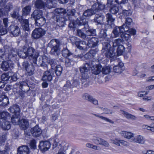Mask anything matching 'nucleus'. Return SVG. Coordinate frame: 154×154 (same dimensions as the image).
Returning a JSON list of instances; mask_svg holds the SVG:
<instances>
[{
  "label": "nucleus",
  "mask_w": 154,
  "mask_h": 154,
  "mask_svg": "<svg viewBox=\"0 0 154 154\" xmlns=\"http://www.w3.org/2000/svg\"><path fill=\"white\" fill-rule=\"evenodd\" d=\"M11 117V121L14 125H18L20 122V114L12 115Z\"/></svg>",
  "instance_id": "c85d7f7f"
},
{
  "label": "nucleus",
  "mask_w": 154,
  "mask_h": 154,
  "mask_svg": "<svg viewBox=\"0 0 154 154\" xmlns=\"http://www.w3.org/2000/svg\"><path fill=\"white\" fill-rule=\"evenodd\" d=\"M107 25H106V27H108L109 28H112L114 27V22L115 18L112 17V14L109 13H107L106 15Z\"/></svg>",
  "instance_id": "4468645a"
},
{
  "label": "nucleus",
  "mask_w": 154,
  "mask_h": 154,
  "mask_svg": "<svg viewBox=\"0 0 154 154\" xmlns=\"http://www.w3.org/2000/svg\"><path fill=\"white\" fill-rule=\"evenodd\" d=\"M34 66H35L34 65V64L32 63V64H30L25 69L29 75H31L33 74V72L34 71Z\"/></svg>",
  "instance_id": "37998d69"
},
{
  "label": "nucleus",
  "mask_w": 154,
  "mask_h": 154,
  "mask_svg": "<svg viewBox=\"0 0 154 154\" xmlns=\"http://www.w3.org/2000/svg\"><path fill=\"white\" fill-rule=\"evenodd\" d=\"M8 110L12 115L20 114V109L17 105H13L9 108Z\"/></svg>",
  "instance_id": "5701e85b"
},
{
  "label": "nucleus",
  "mask_w": 154,
  "mask_h": 154,
  "mask_svg": "<svg viewBox=\"0 0 154 154\" xmlns=\"http://www.w3.org/2000/svg\"><path fill=\"white\" fill-rule=\"evenodd\" d=\"M48 45L51 48L50 52L51 54L57 56L60 54V42L57 40H51Z\"/></svg>",
  "instance_id": "7ed1b4c3"
},
{
  "label": "nucleus",
  "mask_w": 154,
  "mask_h": 154,
  "mask_svg": "<svg viewBox=\"0 0 154 154\" xmlns=\"http://www.w3.org/2000/svg\"><path fill=\"white\" fill-rule=\"evenodd\" d=\"M114 72L120 73L122 72L124 69L123 63L121 62H119L118 65L113 67Z\"/></svg>",
  "instance_id": "b1692460"
},
{
  "label": "nucleus",
  "mask_w": 154,
  "mask_h": 154,
  "mask_svg": "<svg viewBox=\"0 0 154 154\" xmlns=\"http://www.w3.org/2000/svg\"><path fill=\"white\" fill-rule=\"evenodd\" d=\"M55 11L56 13L60 14V16L61 15H66V10L63 8H58L55 9Z\"/></svg>",
  "instance_id": "3c124183"
},
{
  "label": "nucleus",
  "mask_w": 154,
  "mask_h": 154,
  "mask_svg": "<svg viewBox=\"0 0 154 154\" xmlns=\"http://www.w3.org/2000/svg\"><path fill=\"white\" fill-rule=\"evenodd\" d=\"M77 38L75 37H72L70 39V40L72 44L74 45H75L77 47L82 50H85L87 48V43L84 41L77 40Z\"/></svg>",
  "instance_id": "39448f33"
},
{
  "label": "nucleus",
  "mask_w": 154,
  "mask_h": 154,
  "mask_svg": "<svg viewBox=\"0 0 154 154\" xmlns=\"http://www.w3.org/2000/svg\"><path fill=\"white\" fill-rule=\"evenodd\" d=\"M126 28V30H125V32H128L130 34L134 35L136 34V30L135 29H132L130 28V27H126L125 28Z\"/></svg>",
  "instance_id": "e2e57ef3"
},
{
  "label": "nucleus",
  "mask_w": 154,
  "mask_h": 154,
  "mask_svg": "<svg viewBox=\"0 0 154 154\" xmlns=\"http://www.w3.org/2000/svg\"><path fill=\"white\" fill-rule=\"evenodd\" d=\"M63 68L60 65H57L56 66L55 69H52V70L55 72L56 75L57 76H60L61 75L62 71Z\"/></svg>",
  "instance_id": "8fccbe9b"
},
{
  "label": "nucleus",
  "mask_w": 154,
  "mask_h": 154,
  "mask_svg": "<svg viewBox=\"0 0 154 154\" xmlns=\"http://www.w3.org/2000/svg\"><path fill=\"white\" fill-rule=\"evenodd\" d=\"M14 86H17L22 91L24 92H27L29 89V88L27 83L24 81L16 83Z\"/></svg>",
  "instance_id": "9b49d317"
},
{
  "label": "nucleus",
  "mask_w": 154,
  "mask_h": 154,
  "mask_svg": "<svg viewBox=\"0 0 154 154\" xmlns=\"http://www.w3.org/2000/svg\"><path fill=\"white\" fill-rule=\"evenodd\" d=\"M57 3L56 0H48L46 2V7L49 9L54 8L56 6Z\"/></svg>",
  "instance_id": "f704fd0d"
},
{
  "label": "nucleus",
  "mask_w": 154,
  "mask_h": 154,
  "mask_svg": "<svg viewBox=\"0 0 154 154\" xmlns=\"http://www.w3.org/2000/svg\"><path fill=\"white\" fill-rule=\"evenodd\" d=\"M10 33L14 37L17 36L20 34V30L19 27L15 24H11L8 28Z\"/></svg>",
  "instance_id": "1a4fd4ad"
},
{
  "label": "nucleus",
  "mask_w": 154,
  "mask_h": 154,
  "mask_svg": "<svg viewBox=\"0 0 154 154\" xmlns=\"http://www.w3.org/2000/svg\"><path fill=\"white\" fill-rule=\"evenodd\" d=\"M98 42L97 38L92 37L88 40L87 46H88L89 48H94L97 46Z\"/></svg>",
  "instance_id": "412c9836"
},
{
  "label": "nucleus",
  "mask_w": 154,
  "mask_h": 154,
  "mask_svg": "<svg viewBox=\"0 0 154 154\" xmlns=\"http://www.w3.org/2000/svg\"><path fill=\"white\" fill-rule=\"evenodd\" d=\"M73 53L67 48H64L62 50V55L65 57L66 58L71 55H73Z\"/></svg>",
  "instance_id": "09e8293b"
},
{
  "label": "nucleus",
  "mask_w": 154,
  "mask_h": 154,
  "mask_svg": "<svg viewBox=\"0 0 154 154\" xmlns=\"http://www.w3.org/2000/svg\"><path fill=\"white\" fill-rule=\"evenodd\" d=\"M11 17L13 18L18 19V20L20 18H23L22 16H19L18 11L16 10H14L11 13Z\"/></svg>",
  "instance_id": "4d7b16f0"
},
{
  "label": "nucleus",
  "mask_w": 154,
  "mask_h": 154,
  "mask_svg": "<svg viewBox=\"0 0 154 154\" xmlns=\"http://www.w3.org/2000/svg\"><path fill=\"white\" fill-rule=\"evenodd\" d=\"M0 125L2 128L4 130H8L11 127L10 122L7 120H0Z\"/></svg>",
  "instance_id": "7c9ffc66"
},
{
  "label": "nucleus",
  "mask_w": 154,
  "mask_h": 154,
  "mask_svg": "<svg viewBox=\"0 0 154 154\" xmlns=\"http://www.w3.org/2000/svg\"><path fill=\"white\" fill-rule=\"evenodd\" d=\"M126 28L122 27V26H116L114 28L112 32L114 34V37H116L122 34L125 32V30H126Z\"/></svg>",
  "instance_id": "f8f14e48"
},
{
  "label": "nucleus",
  "mask_w": 154,
  "mask_h": 154,
  "mask_svg": "<svg viewBox=\"0 0 154 154\" xmlns=\"http://www.w3.org/2000/svg\"><path fill=\"white\" fill-rule=\"evenodd\" d=\"M77 35L82 38L85 39L86 38V28L85 26L81 29H78L77 30Z\"/></svg>",
  "instance_id": "2f4dec72"
},
{
  "label": "nucleus",
  "mask_w": 154,
  "mask_h": 154,
  "mask_svg": "<svg viewBox=\"0 0 154 154\" xmlns=\"http://www.w3.org/2000/svg\"><path fill=\"white\" fill-rule=\"evenodd\" d=\"M52 72V70L49 69V71L45 72L42 79V81H51L52 79V76L51 75Z\"/></svg>",
  "instance_id": "aec40b11"
},
{
  "label": "nucleus",
  "mask_w": 154,
  "mask_h": 154,
  "mask_svg": "<svg viewBox=\"0 0 154 154\" xmlns=\"http://www.w3.org/2000/svg\"><path fill=\"white\" fill-rule=\"evenodd\" d=\"M50 146L51 143L49 141H41L40 142L38 147L41 151L45 152L48 150Z\"/></svg>",
  "instance_id": "ddd939ff"
},
{
  "label": "nucleus",
  "mask_w": 154,
  "mask_h": 154,
  "mask_svg": "<svg viewBox=\"0 0 154 154\" xmlns=\"http://www.w3.org/2000/svg\"><path fill=\"white\" fill-rule=\"evenodd\" d=\"M110 8V11L112 14H115L117 13L119 11V8L116 5Z\"/></svg>",
  "instance_id": "052dcab7"
},
{
  "label": "nucleus",
  "mask_w": 154,
  "mask_h": 154,
  "mask_svg": "<svg viewBox=\"0 0 154 154\" xmlns=\"http://www.w3.org/2000/svg\"><path fill=\"white\" fill-rule=\"evenodd\" d=\"M43 16V12L40 9L35 10L31 15V17L35 20Z\"/></svg>",
  "instance_id": "bb28decb"
},
{
  "label": "nucleus",
  "mask_w": 154,
  "mask_h": 154,
  "mask_svg": "<svg viewBox=\"0 0 154 154\" xmlns=\"http://www.w3.org/2000/svg\"><path fill=\"white\" fill-rule=\"evenodd\" d=\"M104 16L101 14H95L93 22L95 23L97 25H102L103 23Z\"/></svg>",
  "instance_id": "a211bd4d"
},
{
  "label": "nucleus",
  "mask_w": 154,
  "mask_h": 154,
  "mask_svg": "<svg viewBox=\"0 0 154 154\" xmlns=\"http://www.w3.org/2000/svg\"><path fill=\"white\" fill-rule=\"evenodd\" d=\"M8 98L5 94L0 95V111L2 110L3 107L9 103Z\"/></svg>",
  "instance_id": "dca6fc26"
},
{
  "label": "nucleus",
  "mask_w": 154,
  "mask_h": 154,
  "mask_svg": "<svg viewBox=\"0 0 154 154\" xmlns=\"http://www.w3.org/2000/svg\"><path fill=\"white\" fill-rule=\"evenodd\" d=\"M71 84V82L69 81H66L63 87V90L65 91H67L69 89L72 88Z\"/></svg>",
  "instance_id": "13d9d810"
},
{
  "label": "nucleus",
  "mask_w": 154,
  "mask_h": 154,
  "mask_svg": "<svg viewBox=\"0 0 154 154\" xmlns=\"http://www.w3.org/2000/svg\"><path fill=\"white\" fill-rule=\"evenodd\" d=\"M12 67L10 63H9L8 62L4 61L2 62L1 66V68L4 71H7L11 69Z\"/></svg>",
  "instance_id": "e433bc0d"
},
{
  "label": "nucleus",
  "mask_w": 154,
  "mask_h": 154,
  "mask_svg": "<svg viewBox=\"0 0 154 154\" xmlns=\"http://www.w3.org/2000/svg\"><path fill=\"white\" fill-rule=\"evenodd\" d=\"M101 72L103 74H107L110 72V68L109 66H106L102 67Z\"/></svg>",
  "instance_id": "0e129e2a"
},
{
  "label": "nucleus",
  "mask_w": 154,
  "mask_h": 154,
  "mask_svg": "<svg viewBox=\"0 0 154 154\" xmlns=\"http://www.w3.org/2000/svg\"><path fill=\"white\" fill-rule=\"evenodd\" d=\"M86 36H94L96 35V29H88L87 30L86 28Z\"/></svg>",
  "instance_id": "de8ad7c7"
},
{
  "label": "nucleus",
  "mask_w": 154,
  "mask_h": 154,
  "mask_svg": "<svg viewBox=\"0 0 154 154\" xmlns=\"http://www.w3.org/2000/svg\"><path fill=\"white\" fill-rule=\"evenodd\" d=\"M105 8V5L100 3H95L92 6L91 8L95 12V14L97 12L103 10Z\"/></svg>",
  "instance_id": "4be33fe9"
},
{
  "label": "nucleus",
  "mask_w": 154,
  "mask_h": 154,
  "mask_svg": "<svg viewBox=\"0 0 154 154\" xmlns=\"http://www.w3.org/2000/svg\"><path fill=\"white\" fill-rule=\"evenodd\" d=\"M29 149L27 146L23 145L18 148L17 154H23V152H29Z\"/></svg>",
  "instance_id": "a19ab883"
},
{
  "label": "nucleus",
  "mask_w": 154,
  "mask_h": 154,
  "mask_svg": "<svg viewBox=\"0 0 154 154\" xmlns=\"http://www.w3.org/2000/svg\"><path fill=\"white\" fill-rule=\"evenodd\" d=\"M54 18L57 22V24L59 27H63L66 24V22L69 20V17L66 15H56L54 17Z\"/></svg>",
  "instance_id": "0eeeda50"
},
{
  "label": "nucleus",
  "mask_w": 154,
  "mask_h": 154,
  "mask_svg": "<svg viewBox=\"0 0 154 154\" xmlns=\"http://www.w3.org/2000/svg\"><path fill=\"white\" fill-rule=\"evenodd\" d=\"M1 79L2 81H6L10 79V76L8 73L3 74L1 75Z\"/></svg>",
  "instance_id": "774afa93"
},
{
  "label": "nucleus",
  "mask_w": 154,
  "mask_h": 154,
  "mask_svg": "<svg viewBox=\"0 0 154 154\" xmlns=\"http://www.w3.org/2000/svg\"><path fill=\"white\" fill-rule=\"evenodd\" d=\"M110 41H103L101 42L102 44V49L101 50L102 54L112 48L109 43Z\"/></svg>",
  "instance_id": "a878e982"
},
{
  "label": "nucleus",
  "mask_w": 154,
  "mask_h": 154,
  "mask_svg": "<svg viewBox=\"0 0 154 154\" xmlns=\"http://www.w3.org/2000/svg\"><path fill=\"white\" fill-rule=\"evenodd\" d=\"M120 134L122 136L128 139H131L132 141L133 139L134 134L129 132H126L125 131H123L120 133Z\"/></svg>",
  "instance_id": "473e14b6"
},
{
  "label": "nucleus",
  "mask_w": 154,
  "mask_h": 154,
  "mask_svg": "<svg viewBox=\"0 0 154 154\" xmlns=\"http://www.w3.org/2000/svg\"><path fill=\"white\" fill-rule=\"evenodd\" d=\"M92 67V65L90 63H86L82 66L80 67V71L81 73V81L83 84L87 81L89 77L88 73Z\"/></svg>",
  "instance_id": "f03ea898"
},
{
  "label": "nucleus",
  "mask_w": 154,
  "mask_h": 154,
  "mask_svg": "<svg viewBox=\"0 0 154 154\" xmlns=\"http://www.w3.org/2000/svg\"><path fill=\"white\" fill-rule=\"evenodd\" d=\"M21 129L23 130L27 129L29 127V122L26 119H23L20 121L19 124Z\"/></svg>",
  "instance_id": "c9c22d12"
},
{
  "label": "nucleus",
  "mask_w": 154,
  "mask_h": 154,
  "mask_svg": "<svg viewBox=\"0 0 154 154\" xmlns=\"http://www.w3.org/2000/svg\"><path fill=\"white\" fill-rule=\"evenodd\" d=\"M107 30L106 29H101L99 34V38L100 42L110 41V38L107 34Z\"/></svg>",
  "instance_id": "9d476101"
},
{
  "label": "nucleus",
  "mask_w": 154,
  "mask_h": 154,
  "mask_svg": "<svg viewBox=\"0 0 154 154\" xmlns=\"http://www.w3.org/2000/svg\"><path fill=\"white\" fill-rule=\"evenodd\" d=\"M82 97L84 99L92 103L93 104L95 105H97L98 104V101L88 94H85L83 95Z\"/></svg>",
  "instance_id": "393cba45"
},
{
  "label": "nucleus",
  "mask_w": 154,
  "mask_h": 154,
  "mask_svg": "<svg viewBox=\"0 0 154 154\" xmlns=\"http://www.w3.org/2000/svg\"><path fill=\"white\" fill-rule=\"evenodd\" d=\"M125 51V48L122 45H119L117 49V54L119 56L122 54Z\"/></svg>",
  "instance_id": "864d4df0"
},
{
  "label": "nucleus",
  "mask_w": 154,
  "mask_h": 154,
  "mask_svg": "<svg viewBox=\"0 0 154 154\" xmlns=\"http://www.w3.org/2000/svg\"><path fill=\"white\" fill-rule=\"evenodd\" d=\"M101 69L102 66L100 64L96 65L95 67L93 66L92 69V73L95 75H97L101 72Z\"/></svg>",
  "instance_id": "58836bf2"
},
{
  "label": "nucleus",
  "mask_w": 154,
  "mask_h": 154,
  "mask_svg": "<svg viewBox=\"0 0 154 154\" xmlns=\"http://www.w3.org/2000/svg\"><path fill=\"white\" fill-rule=\"evenodd\" d=\"M76 13V11L75 9H72L66 14V16L69 17V20H72L73 17H75V14Z\"/></svg>",
  "instance_id": "603ef678"
},
{
  "label": "nucleus",
  "mask_w": 154,
  "mask_h": 154,
  "mask_svg": "<svg viewBox=\"0 0 154 154\" xmlns=\"http://www.w3.org/2000/svg\"><path fill=\"white\" fill-rule=\"evenodd\" d=\"M133 141L137 143L143 144L145 140L143 137L141 135H138L135 137L133 139Z\"/></svg>",
  "instance_id": "4c0bfd02"
},
{
  "label": "nucleus",
  "mask_w": 154,
  "mask_h": 154,
  "mask_svg": "<svg viewBox=\"0 0 154 154\" xmlns=\"http://www.w3.org/2000/svg\"><path fill=\"white\" fill-rule=\"evenodd\" d=\"M45 3L41 0H37L35 2V6L38 8H44L45 7Z\"/></svg>",
  "instance_id": "a18cd8bd"
},
{
  "label": "nucleus",
  "mask_w": 154,
  "mask_h": 154,
  "mask_svg": "<svg viewBox=\"0 0 154 154\" xmlns=\"http://www.w3.org/2000/svg\"><path fill=\"white\" fill-rule=\"evenodd\" d=\"M31 9V7L29 5L26 6L22 9V15L26 16L30 14Z\"/></svg>",
  "instance_id": "5fc2aeb1"
},
{
  "label": "nucleus",
  "mask_w": 154,
  "mask_h": 154,
  "mask_svg": "<svg viewBox=\"0 0 154 154\" xmlns=\"http://www.w3.org/2000/svg\"><path fill=\"white\" fill-rule=\"evenodd\" d=\"M122 42V40L121 39L118 38L115 39L112 42L113 45L112 48L114 49L115 48L118 46V47L119 45H121L120 44Z\"/></svg>",
  "instance_id": "bf43d9fd"
},
{
  "label": "nucleus",
  "mask_w": 154,
  "mask_h": 154,
  "mask_svg": "<svg viewBox=\"0 0 154 154\" xmlns=\"http://www.w3.org/2000/svg\"><path fill=\"white\" fill-rule=\"evenodd\" d=\"M71 82L72 88L79 87L80 84L79 78V77H74L73 79L71 81Z\"/></svg>",
  "instance_id": "ea45409f"
},
{
  "label": "nucleus",
  "mask_w": 154,
  "mask_h": 154,
  "mask_svg": "<svg viewBox=\"0 0 154 154\" xmlns=\"http://www.w3.org/2000/svg\"><path fill=\"white\" fill-rule=\"evenodd\" d=\"M30 131L32 136L35 137H39L42 132V130L37 125L32 128L30 130Z\"/></svg>",
  "instance_id": "f3484780"
},
{
  "label": "nucleus",
  "mask_w": 154,
  "mask_h": 154,
  "mask_svg": "<svg viewBox=\"0 0 154 154\" xmlns=\"http://www.w3.org/2000/svg\"><path fill=\"white\" fill-rule=\"evenodd\" d=\"M11 118L10 114L7 112H0V120L6 121L10 119Z\"/></svg>",
  "instance_id": "72a5a7b5"
},
{
  "label": "nucleus",
  "mask_w": 154,
  "mask_h": 154,
  "mask_svg": "<svg viewBox=\"0 0 154 154\" xmlns=\"http://www.w3.org/2000/svg\"><path fill=\"white\" fill-rule=\"evenodd\" d=\"M46 60H47V63L51 66V70L54 69L55 66L57 64V62L56 60L49 58L48 59H47Z\"/></svg>",
  "instance_id": "49530a36"
},
{
  "label": "nucleus",
  "mask_w": 154,
  "mask_h": 154,
  "mask_svg": "<svg viewBox=\"0 0 154 154\" xmlns=\"http://www.w3.org/2000/svg\"><path fill=\"white\" fill-rule=\"evenodd\" d=\"M39 56V54L35 51V53H34L32 57L27 56V57H31L32 59L33 63L34 64V65L35 66H41L42 67H45L47 66V65L46 64L45 60H47L46 58L45 57H42V63L38 62L37 63V58Z\"/></svg>",
  "instance_id": "423d86ee"
},
{
  "label": "nucleus",
  "mask_w": 154,
  "mask_h": 154,
  "mask_svg": "<svg viewBox=\"0 0 154 154\" xmlns=\"http://www.w3.org/2000/svg\"><path fill=\"white\" fill-rule=\"evenodd\" d=\"M19 21L23 30L27 32L29 31L30 29L29 26V22L28 19H23V18H20Z\"/></svg>",
  "instance_id": "2eb2a0df"
},
{
  "label": "nucleus",
  "mask_w": 154,
  "mask_h": 154,
  "mask_svg": "<svg viewBox=\"0 0 154 154\" xmlns=\"http://www.w3.org/2000/svg\"><path fill=\"white\" fill-rule=\"evenodd\" d=\"M34 21L35 25L38 26H43L46 22V19L43 16L35 20Z\"/></svg>",
  "instance_id": "c756f323"
},
{
  "label": "nucleus",
  "mask_w": 154,
  "mask_h": 154,
  "mask_svg": "<svg viewBox=\"0 0 154 154\" xmlns=\"http://www.w3.org/2000/svg\"><path fill=\"white\" fill-rule=\"evenodd\" d=\"M6 47L5 48V53L2 54V57L5 58V59L7 60H10L12 58L16 56L18 53L16 49H13L11 48ZM19 52V51H18Z\"/></svg>",
  "instance_id": "20e7f679"
},
{
  "label": "nucleus",
  "mask_w": 154,
  "mask_h": 154,
  "mask_svg": "<svg viewBox=\"0 0 154 154\" xmlns=\"http://www.w3.org/2000/svg\"><path fill=\"white\" fill-rule=\"evenodd\" d=\"M121 37L122 42L124 40L128 41L130 38V36L129 34H124V33L122 34Z\"/></svg>",
  "instance_id": "680f3d73"
},
{
  "label": "nucleus",
  "mask_w": 154,
  "mask_h": 154,
  "mask_svg": "<svg viewBox=\"0 0 154 154\" xmlns=\"http://www.w3.org/2000/svg\"><path fill=\"white\" fill-rule=\"evenodd\" d=\"M75 23L79 26L84 25L88 27H89L88 20L84 18L83 16L78 18L75 21Z\"/></svg>",
  "instance_id": "6ab92c4d"
},
{
  "label": "nucleus",
  "mask_w": 154,
  "mask_h": 154,
  "mask_svg": "<svg viewBox=\"0 0 154 154\" xmlns=\"http://www.w3.org/2000/svg\"><path fill=\"white\" fill-rule=\"evenodd\" d=\"M95 12L93 10L92 8L88 9L85 11L83 13L82 16H85L86 17H89L92 15L94 14Z\"/></svg>",
  "instance_id": "79ce46f5"
},
{
  "label": "nucleus",
  "mask_w": 154,
  "mask_h": 154,
  "mask_svg": "<svg viewBox=\"0 0 154 154\" xmlns=\"http://www.w3.org/2000/svg\"><path fill=\"white\" fill-rule=\"evenodd\" d=\"M29 31L23 34V39L25 42V44L23 48L20 50L18 53V56L23 59L26 58L27 56L32 57L35 53V49L28 45L29 43L28 38L29 37Z\"/></svg>",
  "instance_id": "f257e3e1"
},
{
  "label": "nucleus",
  "mask_w": 154,
  "mask_h": 154,
  "mask_svg": "<svg viewBox=\"0 0 154 154\" xmlns=\"http://www.w3.org/2000/svg\"><path fill=\"white\" fill-rule=\"evenodd\" d=\"M5 10L6 11H9L13 8V5L12 3H8L5 6H4Z\"/></svg>",
  "instance_id": "338daca9"
},
{
  "label": "nucleus",
  "mask_w": 154,
  "mask_h": 154,
  "mask_svg": "<svg viewBox=\"0 0 154 154\" xmlns=\"http://www.w3.org/2000/svg\"><path fill=\"white\" fill-rule=\"evenodd\" d=\"M121 113L126 117L127 119H131L132 120H135L136 119V117L129 113L125 112L123 110H121Z\"/></svg>",
  "instance_id": "c03bdc74"
},
{
  "label": "nucleus",
  "mask_w": 154,
  "mask_h": 154,
  "mask_svg": "<svg viewBox=\"0 0 154 154\" xmlns=\"http://www.w3.org/2000/svg\"><path fill=\"white\" fill-rule=\"evenodd\" d=\"M132 22V19L130 17H127L126 18L125 22V23L122 25V27L124 28L130 27L131 24Z\"/></svg>",
  "instance_id": "6e6d98bb"
},
{
  "label": "nucleus",
  "mask_w": 154,
  "mask_h": 154,
  "mask_svg": "<svg viewBox=\"0 0 154 154\" xmlns=\"http://www.w3.org/2000/svg\"><path fill=\"white\" fill-rule=\"evenodd\" d=\"M45 31L42 28H35L33 31L32 36L34 39H38L45 35Z\"/></svg>",
  "instance_id": "6e6552de"
},
{
  "label": "nucleus",
  "mask_w": 154,
  "mask_h": 154,
  "mask_svg": "<svg viewBox=\"0 0 154 154\" xmlns=\"http://www.w3.org/2000/svg\"><path fill=\"white\" fill-rule=\"evenodd\" d=\"M93 114L95 116L97 117L98 118H99L100 119H101L103 120H104L107 122H110L112 124L114 123V122L113 121H112V120H111L109 119H108V118H106L105 117H104L103 116H99V115H97L96 114Z\"/></svg>",
  "instance_id": "69168bd1"
},
{
  "label": "nucleus",
  "mask_w": 154,
  "mask_h": 154,
  "mask_svg": "<svg viewBox=\"0 0 154 154\" xmlns=\"http://www.w3.org/2000/svg\"><path fill=\"white\" fill-rule=\"evenodd\" d=\"M102 54L105 55L107 58L109 59L113 58L116 55V54L114 51V49L113 48L103 53Z\"/></svg>",
  "instance_id": "cd10ccee"
}]
</instances>
